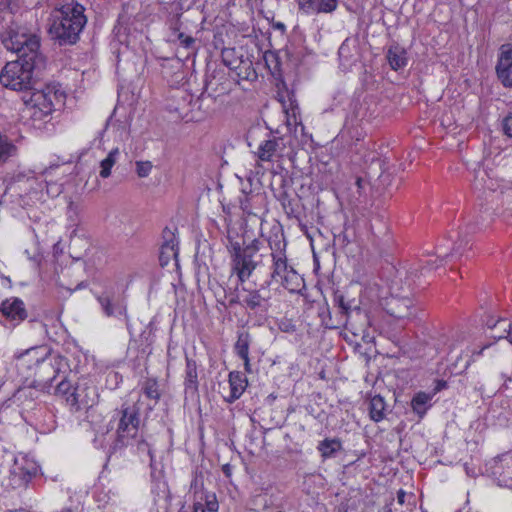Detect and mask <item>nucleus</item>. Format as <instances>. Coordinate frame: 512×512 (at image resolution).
Returning <instances> with one entry per match:
<instances>
[{
  "label": "nucleus",
  "mask_w": 512,
  "mask_h": 512,
  "mask_svg": "<svg viewBox=\"0 0 512 512\" xmlns=\"http://www.w3.org/2000/svg\"><path fill=\"white\" fill-rule=\"evenodd\" d=\"M60 360L52 357L45 346L28 349L19 357V368L32 372L33 380L29 387L45 391L59 373ZM30 375L27 377V379Z\"/></svg>",
  "instance_id": "nucleus-1"
},
{
  "label": "nucleus",
  "mask_w": 512,
  "mask_h": 512,
  "mask_svg": "<svg viewBox=\"0 0 512 512\" xmlns=\"http://www.w3.org/2000/svg\"><path fill=\"white\" fill-rule=\"evenodd\" d=\"M37 471V463L26 455H0V487L4 491L25 488Z\"/></svg>",
  "instance_id": "nucleus-2"
},
{
  "label": "nucleus",
  "mask_w": 512,
  "mask_h": 512,
  "mask_svg": "<svg viewBox=\"0 0 512 512\" xmlns=\"http://www.w3.org/2000/svg\"><path fill=\"white\" fill-rule=\"evenodd\" d=\"M44 59L18 58L7 62L0 73L1 84L14 91H27L34 85V70L42 66Z\"/></svg>",
  "instance_id": "nucleus-3"
},
{
  "label": "nucleus",
  "mask_w": 512,
  "mask_h": 512,
  "mask_svg": "<svg viewBox=\"0 0 512 512\" xmlns=\"http://www.w3.org/2000/svg\"><path fill=\"white\" fill-rule=\"evenodd\" d=\"M260 242L254 239L250 244L242 247L237 241H230L227 245L231 259V274L236 275L238 282L243 284L252 275L256 267L261 263L259 258Z\"/></svg>",
  "instance_id": "nucleus-4"
},
{
  "label": "nucleus",
  "mask_w": 512,
  "mask_h": 512,
  "mask_svg": "<svg viewBox=\"0 0 512 512\" xmlns=\"http://www.w3.org/2000/svg\"><path fill=\"white\" fill-rule=\"evenodd\" d=\"M86 24L84 8L80 4H67L59 10L51 32L63 42L75 43Z\"/></svg>",
  "instance_id": "nucleus-5"
},
{
  "label": "nucleus",
  "mask_w": 512,
  "mask_h": 512,
  "mask_svg": "<svg viewBox=\"0 0 512 512\" xmlns=\"http://www.w3.org/2000/svg\"><path fill=\"white\" fill-rule=\"evenodd\" d=\"M334 301L341 314V319L336 325H331L330 327L339 328L343 325L345 330L354 337L364 339L368 336L369 318L367 313L357 305L352 306L341 294L335 295Z\"/></svg>",
  "instance_id": "nucleus-6"
},
{
  "label": "nucleus",
  "mask_w": 512,
  "mask_h": 512,
  "mask_svg": "<svg viewBox=\"0 0 512 512\" xmlns=\"http://www.w3.org/2000/svg\"><path fill=\"white\" fill-rule=\"evenodd\" d=\"M140 417L135 407L123 406L117 427V442L128 446L135 441L139 450L148 446L143 435L140 434Z\"/></svg>",
  "instance_id": "nucleus-7"
},
{
  "label": "nucleus",
  "mask_w": 512,
  "mask_h": 512,
  "mask_svg": "<svg viewBox=\"0 0 512 512\" xmlns=\"http://www.w3.org/2000/svg\"><path fill=\"white\" fill-rule=\"evenodd\" d=\"M2 43L8 50L17 53L19 58H43L39 53V38L34 34L10 28L2 34Z\"/></svg>",
  "instance_id": "nucleus-8"
},
{
  "label": "nucleus",
  "mask_w": 512,
  "mask_h": 512,
  "mask_svg": "<svg viewBox=\"0 0 512 512\" xmlns=\"http://www.w3.org/2000/svg\"><path fill=\"white\" fill-rule=\"evenodd\" d=\"M63 93L55 87L47 86L45 89L32 93L30 100L26 102L27 107L32 110V116L42 119L50 115L55 106L63 102Z\"/></svg>",
  "instance_id": "nucleus-9"
},
{
  "label": "nucleus",
  "mask_w": 512,
  "mask_h": 512,
  "mask_svg": "<svg viewBox=\"0 0 512 512\" xmlns=\"http://www.w3.org/2000/svg\"><path fill=\"white\" fill-rule=\"evenodd\" d=\"M98 394L95 386L88 381L78 382L68 398V405L74 410L90 408L97 402Z\"/></svg>",
  "instance_id": "nucleus-10"
},
{
  "label": "nucleus",
  "mask_w": 512,
  "mask_h": 512,
  "mask_svg": "<svg viewBox=\"0 0 512 512\" xmlns=\"http://www.w3.org/2000/svg\"><path fill=\"white\" fill-rule=\"evenodd\" d=\"M385 310L397 320H410L416 316L413 300L406 295L392 294L385 301Z\"/></svg>",
  "instance_id": "nucleus-11"
},
{
  "label": "nucleus",
  "mask_w": 512,
  "mask_h": 512,
  "mask_svg": "<svg viewBox=\"0 0 512 512\" xmlns=\"http://www.w3.org/2000/svg\"><path fill=\"white\" fill-rule=\"evenodd\" d=\"M242 305L252 311L267 312L270 308L271 294L270 290L264 286L259 289H242Z\"/></svg>",
  "instance_id": "nucleus-12"
},
{
  "label": "nucleus",
  "mask_w": 512,
  "mask_h": 512,
  "mask_svg": "<svg viewBox=\"0 0 512 512\" xmlns=\"http://www.w3.org/2000/svg\"><path fill=\"white\" fill-rule=\"evenodd\" d=\"M495 72L505 88H512V44H503L499 48Z\"/></svg>",
  "instance_id": "nucleus-13"
},
{
  "label": "nucleus",
  "mask_w": 512,
  "mask_h": 512,
  "mask_svg": "<svg viewBox=\"0 0 512 512\" xmlns=\"http://www.w3.org/2000/svg\"><path fill=\"white\" fill-rule=\"evenodd\" d=\"M501 186L500 180L492 170L479 167L475 170L472 187L475 192L484 194L487 191H496Z\"/></svg>",
  "instance_id": "nucleus-14"
},
{
  "label": "nucleus",
  "mask_w": 512,
  "mask_h": 512,
  "mask_svg": "<svg viewBox=\"0 0 512 512\" xmlns=\"http://www.w3.org/2000/svg\"><path fill=\"white\" fill-rule=\"evenodd\" d=\"M299 11L306 15L331 13L338 5L337 0H297Z\"/></svg>",
  "instance_id": "nucleus-15"
},
{
  "label": "nucleus",
  "mask_w": 512,
  "mask_h": 512,
  "mask_svg": "<svg viewBox=\"0 0 512 512\" xmlns=\"http://www.w3.org/2000/svg\"><path fill=\"white\" fill-rule=\"evenodd\" d=\"M276 249H272L270 254L273 262V272L271 273V279L277 280L278 278H282L289 270L293 269V267L289 266L287 263V256L285 253V243L278 241L276 244Z\"/></svg>",
  "instance_id": "nucleus-16"
},
{
  "label": "nucleus",
  "mask_w": 512,
  "mask_h": 512,
  "mask_svg": "<svg viewBox=\"0 0 512 512\" xmlns=\"http://www.w3.org/2000/svg\"><path fill=\"white\" fill-rule=\"evenodd\" d=\"M285 148L283 138H273L264 141L258 148V158L261 161H273L274 157H283V151Z\"/></svg>",
  "instance_id": "nucleus-17"
},
{
  "label": "nucleus",
  "mask_w": 512,
  "mask_h": 512,
  "mask_svg": "<svg viewBox=\"0 0 512 512\" xmlns=\"http://www.w3.org/2000/svg\"><path fill=\"white\" fill-rule=\"evenodd\" d=\"M97 301L107 317L125 316L127 318L126 305L120 301H116L110 293L98 295Z\"/></svg>",
  "instance_id": "nucleus-18"
},
{
  "label": "nucleus",
  "mask_w": 512,
  "mask_h": 512,
  "mask_svg": "<svg viewBox=\"0 0 512 512\" xmlns=\"http://www.w3.org/2000/svg\"><path fill=\"white\" fill-rule=\"evenodd\" d=\"M0 310L7 319L22 321L27 317V312L22 300L18 298L6 299L1 303Z\"/></svg>",
  "instance_id": "nucleus-19"
},
{
  "label": "nucleus",
  "mask_w": 512,
  "mask_h": 512,
  "mask_svg": "<svg viewBox=\"0 0 512 512\" xmlns=\"http://www.w3.org/2000/svg\"><path fill=\"white\" fill-rule=\"evenodd\" d=\"M185 393L195 395L198 392V373L196 361L186 357L184 378Z\"/></svg>",
  "instance_id": "nucleus-20"
},
{
  "label": "nucleus",
  "mask_w": 512,
  "mask_h": 512,
  "mask_svg": "<svg viewBox=\"0 0 512 512\" xmlns=\"http://www.w3.org/2000/svg\"><path fill=\"white\" fill-rule=\"evenodd\" d=\"M230 396L226 398L229 403L234 402L243 394L247 387V379L238 371L229 374Z\"/></svg>",
  "instance_id": "nucleus-21"
},
{
  "label": "nucleus",
  "mask_w": 512,
  "mask_h": 512,
  "mask_svg": "<svg viewBox=\"0 0 512 512\" xmlns=\"http://www.w3.org/2000/svg\"><path fill=\"white\" fill-rule=\"evenodd\" d=\"M386 58L391 69L397 71L407 65V52L399 45H392L387 51Z\"/></svg>",
  "instance_id": "nucleus-22"
},
{
  "label": "nucleus",
  "mask_w": 512,
  "mask_h": 512,
  "mask_svg": "<svg viewBox=\"0 0 512 512\" xmlns=\"http://www.w3.org/2000/svg\"><path fill=\"white\" fill-rule=\"evenodd\" d=\"M237 77L241 80H255L257 78L256 70L253 67V63L249 58H240L236 63L235 67H231Z\"/></svg>",
  "instance_id": "nucleus-23"
},
{
  "label": "nucleus",
  "mask_w": 512,
  "mask_h": 512,
  "mask_svg": "<svg viewBox=\"0 0 512 512\" xmlns=\"http://www.w3.org/2000/svg\"><path fill=\"white\" fill-rule=\"evenodd\" d=\"M387 405L380 395L373 396L368 405L369 417L374 422L382 421L386 416Z\"/></svg>",
  "instance_id": "nucleus-24"
},
{
  "label": "nucleus",
  "mask_w": 512,
  "mask_h": 512,
  "mask_svg": "<svg viewBox=\"0 0 512 512\" xmlns=\"http://www.w3.org/2000/svg\"><path fill=\"white\" fill-rule=\"evenodd\" d=\"M280 280L282 286L291 293L300 292L304 287L303 278L294 269L289 270Z\"/></svg>",
  "instance_id": "nucleus-25"
},
{
  "label": "nucleus",
  "mask_w": 512,
  "mask_h": 512,
  "mask_svg": "<svg viewBox=\"0 0 512 512\" xmlns=\"http://www.w3.org/2000/svg\"><path fill=\"white\" fill-rule=\"evenodd\" d=\"M250 342V334L246 331H243L238 334V338L235 343V351L237 355L244 361L246 368L249 366Z\"/></svg>",
  "instance_id": "nucleus-26"
},
{
  "label": "nucleus",
  "mask_w": 512,
  "mask_h": 512,
  "mask_svg": "<svg viewBox=\"0 0 512 512\" xmlns=\"http://www.w3.org/2000/svg\"><path fill=\"white\" fill-rule=\"evenodd\" d=\"M342 449V444L339 439H324L318 445V450L323 458L332 457L337 451Z\"/></svg>",
  "instance_id": "nucleus-27"
},
{
  "label": "nucleus",
  "mask_w": 512,
  "mask_h": 512,
  "mask_svg": "<svg viewBox=\"0 0 512 512\" xmlns=\"http://www.w3.org/2000/svg\"><path fill=\"white\" fill-rule=\"evenodd\" d=\"M17 147L6 136L0 133V162H6L10 157L15 156Z\"/></svg>",
  "instance_id": "nucleus-28"
},
{
  "label": "nucleus",
  "mask_w": 512,
  "mask_h": 512,
  "mask_svg": "<svg viewBox=\"0 0 512 512\" xmlns=\"http://www.w3.org/2000/svg\"><path fill=\"white\" fill-rule=\"evenodd\" d=\"M118 155L119 149L114 148L108 153L107 157L100 162L99 174L102 178H108L111 175V169L115 165Z\"/></svg>",
  "instance_id": "nucleus-29"
},
{
  "label": "nucleus",
  "mask_w": 512,
  "mask_h": 512,
  "mask_svg": "<svg viewBox=\"0 0 512 512\" xmlns=\"http://www.w3.org/2000/svg\"><path fill=\"white\" fill-rule=\"evenodd\" d=\"M229 83V81L225 77H213L206 83V90L215 96H218L220 94H224L228 91V88L226 84Z\"/></svg>",
  "instance_id": "nucleus-30"
},
{
  "label": "nucleus",
  "mask_w": 512,
  "mask_h": 512,
  "mask_svg": "<svg viewBox=\"0 0 512 512\" xmlns=\"http://www.w3.org/2000/svg\"><path fill=\"white\" fill-rule=\"evenodd\" d=\"M260 199L261 196L259 194H243V197L240 198V207L248 215H256L254 204Z\"/></svg>",
  "instance_id": "nucleus-31"
},
{
  "label": "nucleus",
  "mask_w": 512,
  "mask_h": 512,
  "mask_svg": "<svg viewBox=\"0 0 512 512\" xmlns=\"http://www.w3.org/2000/svg\"><path fill=\"white\" fill-rule=\"evenodd\" d=\"M430 396L424 392H420L416 394V396L412 399L411 405L418 415L423 416L426 412L425 405L429 402Z\"/></svg>",
  "instance_id": "nucleus-32"
},
{
  "label": "nucleus",
  "mask_w": 512,
  "mask_h": 512,
  "mask_svg": "<svg viewBox=\"0 0 512 512\" xmlns=\"http://www.w3.org/2000/svg\"><path fill=\"white\" fill-rule=\"evenodd\" d=\"M178 250L173 243H165L161 247L159 259L161 265H167L171 258H177Z\"/></svg>",
  "instance_id": "nucleus-33"
},
{
  "label": "nucleus",
  "mask_w": 512,
  "mask_h": 512,
  "mask_svg": "<svg viewBox=\"0 0 512 512\" xmlns=\"http://www.w3.org/2000/svg\"><path fill=\"white\" fill-rule=\"evenodd\" d=\"M74 387L68 380L63 379L55 388V395L61 397L68 404V398L73 394Z\"/></svg>",
  "instance_id": "nucleus-34"
},
{
  "label": "nucleus",
  "mask_w": 512,
  "mask_h": 512,
  "mask_svg": "<svg viewBox=\"0 0 512 512\" xmlns=\"http://www.w3.org/2000/svg\"><path fill=\"white\" fill-rule=\"evenodd\" d=\"M143 391L150 399L159 400L160 398L159 386L156 379H147L144 383Z\"/></svg>",
  "instance_id": "nucleus-35"
},
{
  "label": "nucleus",
  "mask_w": 512,
  "mask_h": 512,
  "mask_svg": "<svg viewBox=\"0 0 512 512\" xmlns=\"http://www.w3.org/2000/svg\"><path fill=\"white\" fill-rule=\"evenodd\" d=\"M240 58H243V56L237 55V51L234 48H225L222 51V60L224 64L229 68L235 67V63Z\"/></svg>",
  "instance_id": "nucleus-36"
},
{
  "label": "nucleus",
  "mask_w": 512,
  "mask_h": 512,
  "mask_svg": "<svg viewBox=\"0 0 512 512\" xmlns=\"http://www.w3.org/2000/svg\"><path fill=\"white\" fill-rule=\"evenodd\" d=\"M136 173L139 178H146L150 175L153 164L151 161H136Z\"/></svg>",
  "instance_id": "nucleus-37"
},
{
  "label": "nucleus",
  "mask_w": 512,
  "mask_h": 512,
  "mask_svg": "<svg viewBox=\"0 0 512 512\" xmlns=\"http://www.w3.org/2000/svg\"><path fill=\"white\" fill-rule=\"evenodd\" d=\"M497 324L499 325V328L503 330L504 333H507L506 338L509 340V342L512 344V325L507 320H499L497 321ZM494 338L501 339L504 338V334H495L493 336Z\"/></svg>",
  "instance_id": "nucleus-38"
},
{
  "label": "nucleus",
  "mask_w": 512,
  "mask_h": 512,
  "mask_svg": "<svg viewBox=\"0 0 512 512\" xmlns=\"http://www.w3.org/2000/svg\"><path fill=\"white\" fill-rule=\"evenodd\" d=\"M443 262H444L443 257H439V256L431 257L426 261V265L423 268V270L428 271V272L435 270L438 267L443 266Z\"/></svg>",
  "instance_id": "nucleus-39"
},
{
  "label": "nucleus",
  "mask_w": 512,
  "mask_h": 512,
  "mask_svg": "<svg viewBox=\"0 0 512 512\" xmlns=\"http://www.w3.org/2000/svg\"><path fill=\"white\" fill-rule=\"evenodd\" d=\"M503 130L508 137L512 138V116H507L504 119Z\"/></svg>",
  "instance_id": "nucleus-40"
},
{
  "label": "nucleus",
  "mask_w": 512,
  "mask_h": 512,
  "mask_svg": "<svg viewBox=\"0 0 512 512\" xmlns=\"http://www.w3.org/2000/svg\"><path fill=\"white\" fill-rule=\"evenodd\" d=\"M181 45L185 48H190L191 45L195 42L194 38L191 36H186L183 33H180L178 36Z\"/></svg>",
  "instance_id": "nucleus-41"
},
{
  "label": "nucleus",
  "mask_w": 512,
  "mask_h": 512,
  "mask_svg": "<svg viewBox=\"0 0 512 512\" xmlns=\"http://www.w3.org/2000/svg\"><path fill=\"white\" fill-rule=\"evenodd\" d=\"M350 52L349 41L345 40L339 48L338 54L340 58H348Z\"/></svg>",
  "instance_id": "nucleus-42"
},
{
  "label": "nucleus",
  "mask_w": 512,
  "mask_h": 512,
  "mask_svg": "<svg viewBox=\"0 0 512 512\" xmlns=\"http://www.w3.org/2000/svg\"><path fill=\"white\" fill-rule=\"evenodd\" d=\"M405 496H406V493L404 490L400 489L398 492H397V500H398V503L399 504H404L405 502Z\"/></svg>",
  "instance_id": "nucleus-43"
},
{
  "label": "nucleus",
  "mask_w": 512,
  "mask_h": 512,
  "mask_svg": "<svg viewBox=\"0 0 512 512\" xmlns=\"http://www.w3.org/2000/svg\"><path fill=\"white\" fill-rule=\"evenodd\" d=\"M503 388L505 390H512V376L505 378Z\"/></svg>",
  "instance_id": "nucleus-44"
},
{
  "label": "nucleus",
  "mask_w": 512,
  "mask_h": 512,
  "mask_svg": "<svg viewBox=\"0 0 512 512\" xmlns=\"http://www.w3.org/2000/svg\"><path fill=\"white\" fill-rule=\"evenodd\" d=\"M222 471L223 473L227 476V477H230L231 476V473H232V467L230 464H225L223 465L222 467Z\"/></svg>",
  "instance_id": "nucleus-45"
},
{
  "label": "nucleus",
  "mask_w": 512,
  "mask_h": 512,
  "mask_svg": "<svg viewBox=\"0 0 512 512\" xmlns=\"http://www.w3.org/2000/svg\"><path fill=\"white\" fill-rule=\"evenodd\" d=\"M77 208L78 207H77V205L74 202H72V201L69 202V204H68V212H73V213L76 214L77 213Z\"/></svg>",
  "instance_id": "nucleus-46"
},
{
  "label": "nucleus",
  "mask_w": 512,
  "mask_h": 512,
  "mask_svg": "<svg viewBox=\"0 0 512 512\" xmlns=\"http://www.w3.org/2000/svg\"><path fill=\"white\" fill-rule=\"evenodd\" d=\"M27 254L29 255V258L32 259L33 261L35 262H39L40 261V253L39 252H35L33 255H30L28 251H26Z\"/></svg>",
  "instance_id": "nucleus-47"
},
{
  "label": "nucleus",
  "mask_w": 512,
  "mask_h": 512,
  "mask_svg": "<svg viewBox=\"0 0 512 512\" xmlns=\"http://www.w3.org/2000/svg\"><path fill=\"white\" fill-rule=\"evenodd\" d=\"M208 509L211 512H216L218 510V504L215 502H209L208 503Z\"/></svg>",
  "instance_id": "nucleus-48"
},
{
  "label": "nucleus",
  "mask_w": 512,
  "mask_h": 512,
  "mask_svg": "<svg viewBox=\"0 0 512 512\" xmlns=\"http://www.w3.org/2000/svg\"><path fill=\"white\" fill-rule=\"evenodd\" d=\"M355 184L359 190V192L361 191V189L363 188V180L361 177H357L356 178V181H355Z\"/></svg>",
  "instance_id": "nucleus-49"
},
{
  "label": "nucleus",
  "mask_w": 512,
  "mask_h": 512,
  "mask_svg": "<svg viewBox=\"0 0 512 512\" xmlns=\"http://www.w3.org/2000/svg\"><path fill=\"white\" fill-rule=\"evenodd\" d=\"M9 4V0H0V7H6Z\"/></svg>",
  "instance_id": "nucleus-50"
},
{
  "label": "nucleus",
  "mask_w": 512,
  "mask_h": 512,
  "mask_svg": "<svg viewBox=\"0 0 512 512\" xmlns=\"http://www.w3.org/2000/svg\"><path fill=\"white\" fill-rule=\"evenodd\" d=\"M275 27L277 29H280V30H284L285 29V25L283 23H280V22L275 24Z\"/></svg>",
  "instance_id": "nucleus-51"
},
{
  "label": "nucleus",
  "mask_w": 512,
  "mask_h": 512,
  "mask_svg": "<svg viewBox=\"0 0 512 512\" xmlns=\"http://www.w3.org/2000/svg\"><path fill=\"white\" fill-rule=\"evenodd\" d=\"M83 287H85L84 282H81L77 285L76 289H81Z\"/></svg>",
  "instance_id": "nucleus-52"
},
{
  "label": "nucleus",
  "mask_w": 512,
  "mask_h": 512,
  "mask_svg": "<svg viewBox=\"0 0 512 512\" xmlns=\"http://www.w3.org/2000/svg\"><path fill=\"white\" fill-rule=\"evenodd\" d=\"M487 326H489L490 328H493V327H496V326H498V327H499V325L497 324V322H496V323H494L493 325H490V323H487Z\"/></svg>",
  "instance_id": "nucleus-53"
},
{
  "label": "nucleus",
  "mask_w": 512,
  "mask_h": 512,
  "mask_svg": "<svg viewBox=\"0 0 512 512\" xmlns=\"http://www.w3.org/2000/svg\"><path fill=\"white\" fill-rule=\"evenodd\" d=\"M61 512H73L70 508H64Z\"/></svg>",
  "instance_id": "nucleus-54"
},
{
  "label": "nucleus",
  "mask_w": 512,
  "mask_h": 512,
  "mask_svg": "<svg viewBox=\"0 0 512 512\" xmlns=\"http://www.w3.org/2000/svg\"><path fill=\"white\" fill-rule=\"evenodd\" d=\"M412 283H408V290L411 289Z\"/></svg>",
  "instance_id": "nucleus-55"
}]
</instances>
